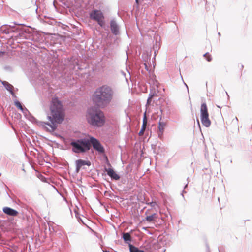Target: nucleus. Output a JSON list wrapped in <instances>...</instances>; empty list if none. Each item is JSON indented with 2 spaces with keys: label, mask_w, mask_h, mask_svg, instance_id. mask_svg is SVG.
Returning <instances> with one entry per match:
<instances>
[{
  "label": "nucleus",
  "mask_w": 252,
  "mask_h": 252,
  "mask_svg": "<svg viewBox=\"0 0 252 252\" xmlns=\"http://www.w3.org/2000/svg\"><path fill=\"white\" fill-rule=\"evenodd\" d=\"M50 114L48 115L49 122H43V126H48L50 130L54 131L57 127V123H61L64 120V111L61 102L57 98L52 99L50 106Z\"/></svg>",
  "instance_id": "f257e3e1"
},
{
  "label": "nucleus",
  "mask_w": 252,
  "mask_h": 252,
  "mask_svg": "<svg viewBox=\"0 0 252 252\" xmlns=\"http://www.w3.org/2000/svg\"><path fill=\"white\" fill-rule=\"evenodd\" d=\"M114 91L112 87L104 85L98 87L93 94L94 103L99 108H104L108 105L113 99Z\"/></svg>",
  "instance_id": "f03ea898"
},
{
  "label": "nucleus",
  "mask_w": 252,
  "mask_h": 252,
  "mask_svg": "<svg viewBox=\"0 0 252 252\" xmlns=\"http://www.w3.org/2000/svg\"><path fill=\"white\" fill-rule=\"evenodd\" d=\"M88 123L94 126L101 127L105 122L104 113L100 110L91 108L88 110Z\"/></svg>",
  "instance_id": "7ed1b4c3"
},
{
  "label": "nucleus",
  "mask_w": 252,
  "mask_h": 252,
  "mask_svg": "<svg viewBox=\"0 0 252 252\" xmlns=\"http://www.w3.org/2000/svg\"><path fill=\"white\" fill-rule=\"evenodd\" d=\"M72 151L76 154L84 153L90 149L89 138H83L74 140L70 142Z\"/></svg>",
  "instance_id": "20e7f679"
},
{
  "label": "nucleus",
  "mask_w": 252,
  "mask_h": 252,
  "mask_svg": "<svg viewBox=\"0 0 252 252\" xmlns=\"http://www.w3.org/2000/svg\"><path fill=\"white\" fill-rule=\"evenodd\" d=\"M200 119L202 125L208 127L211 125V121L209 119V114L207 105L205 102L201 104L200 108Z\"/></svg>",
  "instance_id": "39448f33"
},
{
  "label": "nucleus",
  "mask_w": 252,
  "mask_h": 252,
  "mask_svg": "<svg viewBox=\"0 0 252 252\" xmlns=\"http://www.w3.org/2000/svg\"><path fill=\"white\" fill-rule=\"evenodd\" d=\"M89 16L91 19L96 21L101 27L104 26V16L100 10L97 9L93 10L90 13Z\"/></svg>",
  "instance_id": "423d86ee"
},
{
  "label": "nucleus",
  "mask_w": 252,
  "mask_h": 252,
  "mask_svg": "<svg viewBox=\"0 0 252 252\" xmlns=\"http://www.w3.org/2000/svg\"><path fill=\"white\" fill-rule=\"evenodd\" d=\"M89 143L90 147L92 145L93 148L99 153H103L104 149L100 142L95 137L91 136L89 137Z\"/></svg>",
  "instance_id": "0eeeda50"
},
{
  "label": "nucleus",
  "mask_w": 252,
  "mask_h": 252,
  "mask_svg": "<svg viewBox=\"0 0 252 252\" xmlns=\"http://www.w3.org/2000/svg\"><path fill=\"white\" fill-rule=\"evenodd\" d=\"M153 87L150 89V93L149 94V99H152L155 96L157 95L158 93V84L157 81L152 80Z\"/></svg>",
  "instance_id": "6e6552de"
},
{
  "label": "nucleus",
  "mask_w": 252,
  "mask_h": 252,
  "mask_svg": "<svg viewBox=\"0 0 252 252\" xmlns=\"http://www.w3.org/2000/svg\"><path fill=\"white\" fill-rule=\"evenodd\" d=\"M76 171L78 172L80 168L84 165L90 166L91 165L90 161L88 160H84L82 159H78L76 161Z\"/></svg>",
  "instance_id": "1a4fd4ad"
},
{
  "label": "nucleus",
  "mask_w": 252,
  "mask_h": 252,
  "mask_svg": "<svg viewBox=\"0 0 252 252\" xmlns=\"http://www.w3.org/2000/svg\"><path fill=\"white\" fill-rule=\"evenodd\" d=\"M105 171L107 172V175L110 176L111 179L115 180H118L120 177V176L115 173L114 170L111 168H105Z\"/></svg>",
  "instance_id": "9d476101"
},
{
  "label": "nucleus",
  "mask_w": 252,
  "mask_h": 252,
  "mask_svg": "<svg viewBox=\"0 0 252 252\" xmlns=\"http://www.w3.org/2000/svg\"><path fill=\"white\" fill-rule=\"evenodd\" d=\"M110 28L112 33L115 35L119 33V28L116 22L114 20H111Z\"/></svg>",
  "instance_id": "9b49d317"
},
{
  "label": "nucleus",
  "mask_w": 252,
  "mask_h": 252,
  "mask_svg": "<svg viewBox=\"0 0 252 252\" xmlns=\"http://www.w3.org/2000/svg\"><path fill=\"white\" fill-rule=\"evenodd\" d=\"M2 210L5 214L9 216L15 217L18 214L17 211L8 207H3Z\"/></svg>",
  "instance_id": "f8f14e48"
},
{
  "label": "nucleus",
  "mask_w": 252,
  "mask_h": 252,
  "mask_svg": "<svg viewBox=\"0 0 252 252\" xmlns=\"http://www.w3.org/2000/svg\"><path fill=\"white\" fill-rule=\"evenodd\" d=\"M3 85L5 87V89L10 92L12 96H15L14 92L12 91L13 86L6 81H3L2 82Z\"/></svg>",
  "instance_id": "ddd939ff"
},
{
  "label": "nucleus",
  "mask_w": 252,
  "mask_h": 252,
  "mask_svg": "<svg viewBox=\"0 0 252 252\" xmlns=\"http://www.w3.org/2000/svg\"><path fill=\"white\" fill-rule=\"evenodd\" d=\"M147 120L146 116L145 113L144 114V116L143 119V124L142 126V127L141 128L140 131L139 132V135H142L144 133V132L146 129V126H147Z\"/></svg>",
  "instance_id": "4468645a"
},
{
  "label": "nucleus",
  "mask_w": 252,
  "mask_h": 252,
  "mask_svg": "<svg viewBox=\"0 0 252 252\" xmlns=\"http://www.w3.org/2000/svg\"><path fill=\"white\" fill-rule=\"evenodd\" d=\"M161 118H160V121L158 123V129L159 130L160 133H161V134H162V133L164 131L165 127L166 125V124L165 122H164L163 121H161Z\"/></svg>",
  "instance_id": "2eb2a0df"
},
{
  "label": "nucleus",
  "mask_w": 252,
  "mask_h": 252,
  "mask_svg": "<svg viewBox=\"0 0 252 252\" xmlns=\"http://www.w3.org/2000/svg\"><path fill=\"white\" fill-rule=\"evenodd\" d=\"M123 238L124 240L126 243H129L131 241V236L128 233H124L123 234Z\"/></svg>",
  "instance_id": "dca6fc26"
},
{
  "label": "nucleus",
  "mask_w": 252,
  "mask_h": 252,
  "mask_svg": "<svg viewBox=\"0 0 252 252\" xmlns=\"http://www.w3.org/2000/svg\"><path fill=\"white\" fill-rule=\"evenodd\" d=\"M129 250L130 252H144L143 251L139 250L132 245H129Z\"/></svg>",
  "instance_id": "f3484780"
},
{
  "label": "nucleus",
  "mask_w": 252,
  "mask_h": 252,
  "mask_svg": "<svg viewBox=\"0 0 252 252\" xmlns=\"http://www.w3.org/2000/svg\"><path fill=\"white\" fill-rule=\"evenodd\" d=\"M14 104L21 111L23 110V109L24 108L22 105L21 103L18 101V100L14 101Z\"/></svg>",
  "instance_id": "a211bd4d"
},
{
  "label": "nucleus",
  "mask_w": 252,
  "mask_h": 252,
  "mask_svg": "<svg viewBox=\"0 0 252 252\" xmlns=\"http://www.w3.org/2000/svg\"><path fill=\"white\" fill-rule=\"evenodd\" d=\"M203 56L206 58L207 61L210 62L212 60V57L208 53H206L204 54Z\"/></svg>",
  "instance_id": "6ab92c4d"
},
{
  "label": "nucleus",
  "mask_w": 252,
  "mask_h": 252,
  "mask_svg": "<svg viewBox=\"0 0 252 252\" xmlns=\"http://www.w3.org/2000/svg\"><path fill=\"white\" fill-rule=\"evenodd\" d=\"M145 220L149 222H151L154 220L153 218L151 215L147 216L145 219Z\"/></svg>",
  "instance_id": "aec40b11"
},
{
  "label": "nucleus",
  "mask_w": 252,
  "mask_h": 252,
  "mask_svg": "<svg viewBox=\"0 0 252 252\" xmlns=\"http://www.w3.org/2000/svg\"><path fill=\"white\" fill-rule=\"evenodd\" d=\"M21 112L24 114V115L25 116H27L28 115L30 114L29 111L26 107H24L21 111Z\"/></svg>",
  "instance_id": "412c9836"
},
{
  "label": "nucleus",
  "mask_w": 252,
  "mask_h": 252,
  "mask_svg": "<svg viewBox=\"0 0 252 252\" xmlns=\"http://www.w3.org/2000/svg\"><path fill=\"white\" fill-rule=\"evenodd\" d=\"M147 204L148 205H150L152 207H154L156 205H157V203L156 202H154V201L147 203Z\"/></svg>",
  "instance_id": "4be33fe9"
},
{
  "label": "nucleus",
  "mask_w": 252,
  "mask_h": 252,
  "mask_svg": "<svg viewBox=\"0 0 252 252\" xmlns=\"http://www.w3.org/2000/svg\"><path fill=\"white\" fill-rule=\"evenodd\" d=\"M144 66H145V69L148 71V72L149 73V74H150V70L149 69L147 64V63H144Z\"/></svg>",
  "instance_id": "5701e85b"
},
{
  "label": "nucleus",
  "mask_w": 252,
  "mask_h": 252,
  "mask_svg": "<svg viewBox=\"0 0 252 252\" xmlns=\"http://www.w3.org/2000/svg\"><path fill=\"white\" fill-rule=\"evenodd\" d=\"M151 216L153 217V218L154 220H155V219H157L158 218L157 214H156L155 213H154L153 214H152Z\"/></svg>",
  "instance_id": "b1692460"
},
{
  "label": "nucleus",
  "mask_w": 252,
  "mask_h": 252,
  "mask_svg": "<svg viewBox=\"0 0 252 252\" xmlns=\"http://www.w3.org/2000/svg\"><path fill=\"white\" fill-rule=\"evenodd\" d=\"M151 101V99H149V97L147 99L146 106L150 105Z\"/></svg>",
  "instance_id": "393cba45"
},
{
  "label": "nucleus",
  "mask_w": 252,
  "mask_h": 252,
  "mask_svg": "<svg viewBox=\"0 0 252 252\" xmlns=\"http://www.w3.org/2000/svg\"><path fill=\"white\" fill-rule=\"evenodd\" d=\"M186 192L184 190H183L182 193H181L182 195L184 196L183 193H185Z\"/></svg>",
  "instance_id": "a878e982"
},
{
  "label": "nucleus",
  "mask_w": 252,
  "mask_h": 252,
  "mask_svg": "<svg viewBox=\"0 0 252 252\" xmlns=\"http://www.w3.org/2000/svg\"><path fill=\"white\" fill-rule=\"evenodd\" d=\"M135 2L137 4H138L139 2V0H135Z\"/></svg>",
  "instance_id": "bb28decb"
},
{
  "label": "nucleus",
  "mask_w": 252,
  "mask_h": 252,
  "mask_svg": "<svg viewBox=\"0 0 252 252\" xmlns=\"http://www.w3.org/2000/svg\"><path fill=\"white\" fill-rule=\"evenodd\" d=\"M187 186H188V183H187L186 185L185 186L184 189L187 187Z\"/></svg>",
  "instance_id": "cd10ccee"
},
{
  "label": "nucleus",
  "mask_w": 252,
  "mask_h": 252,
  "mask_svg": "<svg viewBox=\"0 0 252 252\" xmlns=\"http://www.w3.org/2000/svg\"><path fill=\"white\" fill-rule=\"evenodd\" d=\"M207 252H210V251H209V248L207 247Z\"/></svg>",
  "instance_id": "c85d7f7f"
},
{
  "label": "nucleus",
  "mask_w": 252,
  "mask_h": 252,
  "mask_svg": "<svg viewBox=\"0 0 252 252\" xmlns=\"http://www.w3.org/2000/svg\"><path fill=\"white\" fill-rule=\"evenodd\" d=\"M3 53L2 52H0V56L1 55V54H2Z\"/></svg>",
  "instance_id": "c756f323"
},
{
  "label": "nucleus",
  "mask_w": 252,
  "mask_h": 252,
  "mask_svg": "<svg viewBox=\"0 0 252 252\" xmlns=\"http://www.w3.org/2000/svg\"><path fill=\"white\" fill-rule=\"evenodd\" d=\"M108 165L109 166H111L109 162L108 163Z\"/></svg>",
  "instance_id": "7c9ffc66"
},
{
  "label": "nucleus",
  "mask_w": 252,
  "mask_h": 252,
  "mask_svg": "<svg viewBox=\"0 0 252 252\" xmlns=\"http://www.w3.org/2000/svg\"><path fill=\"white\" fill-rule=\"evenodd\" d=\"M185 84L186 86L187 87V88H188L187 85L186 83H185Z\"/></svg>",
  "instance_id": "2f4dec72"
},
{
  "label": "nucleus",
  "mask_w": 252,
  "mask_h": 252,
  "mask_svg": "<svg viewBox=\"0 0 252 252\" xmlns=\"http://www.w3.org/2000/svg\"><path fill=\"white\" fill-rule=\"evenodd\" d=\"M197 122H198V124L199 125V120H197Z\"/></svg>",
  "instance_id": "473e14b6"
},
{
  "label": "nucleus",
  "mask_w": 252,
  "mask_h": 252,
  "mask_svg": "<svg viewBox=\"0 0 252 252\" xmlns=\"http://www.w3.org/2000/svg\"><path fill=\"white\" fill-rule=\"evenodd\" d=\"M235 120H238V119H237V117H236V118H235Z\"/></svg>",
  "instance_id": "72a5a7b5"
}]
</instances>
